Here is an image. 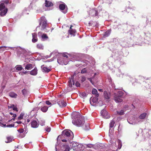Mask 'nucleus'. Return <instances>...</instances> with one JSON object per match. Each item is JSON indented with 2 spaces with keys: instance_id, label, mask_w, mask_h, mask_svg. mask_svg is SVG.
Listing matches in <instances>:
<instances>
[{
  "instance_id": "1",
  "label": "nucleus",
  "mask_w": 151,
  "mask_h": 151,
  "mask_svg": "<svg viewBox=\"0 0 151 151\" xmlns=\"http://www.w3.org/2000/svg\"><path fill=\"white\" fill-rule=\"evenodd\" d=\"M73 132L70 130H65L62 132V134L58 136L57 139H61L63 142H66L73 138Z\"/></svg>"
},
{
  "instance_id": "2",
  "label": "nucleus",
  "mask_w": 151,
  "mask_h": 151,
  "mask_svg": "<svg viewBox=\"0 0 151 151\" xmlns=\"http://www.w3.org/2000/svg\"><path fill=\"white\" fill-rule=\"evenodd\" d=\"M72 117L73 119L72 123L74 124L79 126H81L84 122L83 117L81 116L78 112H73L72 114Z\"/></svg>"
},
{
  "instance_id": "3",
  "label": "nucleus",
  "mask_w": 151,
  "mask_h": 151,
  "mask_svg": "<svg viewBox=\"0 0 151 151\" xmlns=\"http://www.w3.org/2000/svg\"><path fill=\"white\" fill-rule=\"evenodd\" d=\"M41 22L40 23V25H41V29L43 30L45 29L47 25V20L44 16H42L40 18Z\"/></svg>"
},
{
  "instance_id": "4",
  "label": "nucleus",
  "mask_w": 151,
  "mask_h": 151,
  "mask_svg": "<svg viewBox=\"0 0 151 151\" xmlns=\"http://www.w3.org/2000/svg\"><path fill=\"white\" fill-rule=\"evenodd\" d=\"M101 115L104 118L107 119L109 117L107 111L105 110H102L101 112Z\"/></svg>"
},
{
  "instance_id": "5",
  "label": "nucleus",
  "mask_w": 151,
  "mask_h": 151,
  "mask_svg": "<svg viewBox=\"0 0 151 151\" xmlns=\"http://www.w3.org/2000/svg\"><path fill=\"white\" fill-rule=\"evenodd\" d=\"M90 15L92 16H97L98 14V12L95 9H92L89 12Z\"/></svg>"
},
{
  "instance_id": "6",
  "label": "nucleus",
  "mask_w": 151,
  "mask_h": 151,
  "mask_svg": "<svg viewBox=\"0 0 151 151\" xmlns=\"http://www.w3.org/2000/svg\"><path fill=\"white\" fill-rule=\"evenodd\" d=\"M57 103L59 106L60 107L62 108L65 107L67 105V104L66 102L63 101V100L59 101Z\"/></svg>"
},
{
  "instance_id": "7",
  "label": "nucleus",
  "mask_w": 151,
  "mask_h": 151,
  "mask_svg": "<svg viewBox=\"0 0 151 151\" xmlns=\"http://www.w3.org/2000/svg\"><path fill=\"white\" fill-rule=\"evenodd\" d=\"M41 68L42 69V71L44 72L48 73L51 71V70L50 69L48 68L44 65H42L41 66Z\"/></svg>"
},
{
  "instance_id": "8",
  "label": "nucleus",
  "mask_w": 151,
  "mask_h": 151,
  "mask_svg": "<svg viewBox=\"0 0 151 151\" xmlns=\"http://www.w3.org/2000/svg\"><path fill=\"white\" fill-rule=\"evenodd\" d=\"M64 59L63 57L58 58L57 59L58 62L60 64H64L66 65L67 64V62H64Z\"/></svg>"
},
{
  "instance_id": "9",
  "label": "nucleus",
  "mask_w": 151,
  "mask_h": 151,
  "mask_svg": "<svg viewBox=\"0 0 151 151\" xmlns=\"http://www.w3.org/2000/svg\"><path fill=\"white\" fill-rule=\"evenodd\" d=\"M31 126L33 128H36L38 127V124L36 121L34 120L31 122Z\"/></svg>"
},
{
  "instance_id": "10",
  "label": "nucleus",
  "mask_w": 151,
  "mask_h": 151,
  "mask_svg": "<svg viewBox=\"0 0 151 151\" xmlns=\"http://www.w3.org/2000/svg\"><path fill=\"white\" fill-rule=\"evenodd\" d=\"M123 94V93L122 91H119L117 93H114V96L122 97Z\"/></svg>"
},
{
  "instance_id": "11",
  "label": "nucleus",
  "mask_w": 151,
  "mask_h": 151,
  "mask_svg": "<svg viewBox=\"0 0 151 151\" xmlns=\"http://www.w3.org/2000/svg\"><path fill=\"white\" fill-rule=\"evenodd\" d=\"M72 27H73V26L72 25H71L70 26V29L69 30L68 32L70 35L75 36V33L76 31L75 29H72Z\"/></svg>"
},
{
  "instance_id": "12",
  "label": "nucleus",
  "mask_w": 151,
  "mask_h": 151,
  "mask_svg": "<svg viewBox=\"0 0 151 151\" xmlns=\"http://www.w3.org/2000/svg\"><path fill=\"white\" fill-rule=\"evenodd\" d=\"M32 41L33 42L35 43L38 40L37 38V35L36 34L34 33L32 34Z\"/></svg>"
},
{
  "instance_id": "13",
  "label": "nucleus",
  "mask_w": 151,
  "mask_h": 151,
  "mask_svg": "<svg viewBox=\"0 0 151 151\" xmlns=\"http://www.w3.org/2000/svg\"><path fill=\"white\" fill-rule=\"evenodd\" d=\"M71 79L72 82V84L71 82V80L70 79L68 81V86L70 87H71L72 86V84L73 85H74L75 84V82L74 79V77H72Z\"/></svg>"
},
{
  "instance_id": "14",
  "label": "nucleus",
  "mask_w": 151,
  "mask_h": 151,
  "mask_svg": "<svg viewBox=\"0 0 151 151\" xmlns=\"http://www.w3.org/2000/svg\"><path fill=\"white\" fill-rule=\"evenodd\" d=\"M45 6L46 7H49L52 6L53 5V3L50 1H48L47 0L45 1Z\"/></svg>"
},
{
  "instance_id": "15",
  "label": "nucleus",
  "mask_w": 151,
  "mask_h": 151,
  "mask_svg": "<svg viewBox=\"0 0 151 151\" xmlns=\"http://www.w3.org/2000/svg\"><path fill=\"white\" fill-rule=\"evenodd\" d=\"M37 73V69L35 68L33 70L31 71L30 72V74L33 76L36 75Z\"/></svg>"
},
{
  "instance_id": "16",
  "label": "nucleus",
  "mask_w": 151,
  "mask_h": 151,
  "mask_svg": "<svg viewBox=\"0 0 151 151\" xmlns=\"http://www.w3.org/2000/svg\"><path fill=\"white\" fill-rule=\"evenodd\" d=\"M122 97H119L117 96H114V100L116 102H121L123 101L121 99Z\"/></svg>"
},
{
  "instance_id": "17",
  "label": "nucleus",
  "mask_w": 151,
  "mask_h": 151,
  "mask_svg": "<svg viewBox=\"0 0 151 151\" xmlns=\"http://www.w3.org/2000/svg\"><path fill=\"white\" fill-rule=\"evenodd\" d=\"M7 11L8 9H5L4 10L1 11V12L0 13V15L1 16H4L7 13Z\"/></svg>"
},
{
  "instance_id": "18",
  "label": "nucleus",
  "mask_w": 151,
  "mask_h": 151,
  "mask_svg": "<svg viewBox=\"0 0 151 151\" xmlns=\"http://www.w3.org/2000/svg\"><path fill=\"white\" fill-rule=\"evenodd\" d=\"M32 64L29 63L25 67V69L28 70H30L32 68Z\"/></svg>"
},
{
  "instance_id": "19",
  "label": "nucleus",
  "mask_w": 151,
  "mask_h": 151,
  "mask_svg": "<svg viewBox=\"0 0 151 151\" xmlns=\"http://www.w3.org/2000/svg\"><path fill=\"white\" fill-rule=\"evenodd\" d=\"M48 107L47 106H45L42 107L41 108V110L43 112H46L48 110Z\"/></svg>"
},
{
  "instance_id": "20",
  "label": "nucleus",
  "mask_w": 151,
  "mask_h": 151,
  "mask_svg": "<svg viewBox=\"0 0 151 151\" xmlns=\"http://www.w3.org/2000/svg\"><path fill=\"white\" fill-rule=\"evenodd\" d=\"M104 96L105 98L106 99H109L110 98L109 94H108L106 91L104 92Z\"/></svg>"
},
{
  "instance_id": "21",
  "label": "nucleus",
  "mask_w": 151,
  "mask_h": 151,
  "mask_svg": "<svg viewBox=\"0 0 151 151\" xmlns=\"http://www.w3.org/2000/svg\"><path fill=\"white\" fill-rule=\"evenodd\" d=\"M9 96L12 98H16L17 96V94L13 92H11L9 93Z\"/></svg>"
},
{
  "instance_id": "22",
  "label": "nucleus",
  "mask_w": 151,
  "mask_h": 151,
  "mask_svg": "<svg viewBox=\"0 0 151 151\" xmlns=\"http://www.w3.org/2000/svg\"><path fill=\"white\" fill-rule=\"evenodd\" d=\"M147 114L146 113H143L141 114L139 116V118L140 119H144L146 117Z\"/></svg>"
},
{
  "instance_id": "23",
  "label": "nucleus",
  "mask_w": 151,
  "mask_h": 151,
  "mask_svg": "<svg viewBox=\"0 0 151 151\" xmlns=\"http://www.w3.org/2000/svg\"><path fill=\"white\" fill-rule=\"evenodd\" d=\"M117 142L118 143V148L120 149L121 148L122 146V143L121 141L120 140L118 139L117 140Z\"/></svg>"
},
{
  "instance_id": "24",
  "label": "nucleus",
  "mask_w": 151,
  "mask_h": 151,
  "mask_svg": "<svg viewBox=\"0 0 151 151\" xmlns=\"http://www.w3.org/2000/svg\"><path fill=\"white\" fill-rule=\"evenodd\" d=\"M92 93L93 94H96V96L98 97L99 96V94H97V90L95 88H93L92 90Z\"/></svg>"
},
{
  "instance_id": "25",
  "label": "nucleus",
  "mask_w": 151,
  "mask_h": 151,
  "mask_svg": "<svg viewBox=\"0 0 151 151\" xmlns=\"http://www.w3.org/2000/svg\"><path fill=\"white\" fill-rule=\"evenodd\" d=\"M6 8H5V4L4 3H1L0 4V11H1L2 10H4Z\"/></svg>"
},
{
  "instance_id": "26",
  "label": "nucleus",
  "mask_w": 151,
  "mask_h": 151,
  "mask_svg": "<svg viewBox=\"0 0 151 151\" xmlns=\"http://www.w3.org/2000/svg\"><path fill=\"white\" fill-rule=\"evenodd\" d=\"M63 147L65 149L64 151H70V148L67 145H63Z\"/></svg>"
},
{
  "instance_id": "27",
  "label": "nucleus",
  "mask_w": 151,
  "mask_h": 151,
  "mask_svg": "<svg viewBox=\"0 0 151 151\" xmlns=\"http://www.w3.org/2000/svg\"><path fill=\"white\" fill-rule=\"evenodd\" d=\"M65 7V4H60L59 6V9L61 10H64Z\"/></svg>"
},
{
  "instance_id": "28",
  "label": "nucleus",
  "mask_w": 151,
  "mask_h": 151,
  "mask_svg": "<svg viewBox=\"0 0 151 151\" xmlns=\"http://www.w3.org/2000/svg\"><path fill=\"white\" fill-rule=\"evenodd\" d=\"M15 68L18 71H21L23 69V68L20 65H17Z\"/></svg>"
},
{
  "instance_id": "29",
  "label": "nucleus",
  "mask_w": 151,
  "mask_h": 151,
  "mask_svg": "<svg viewBox=\"0 0 151 151\" xmlns=\"http://www.w3.org/2000/svg\"><path fill=\"white\" fill-rule=\"evenodd\" d=\"M117 114L119 115H122L124 114V110H122L119 111H117Z\"/></svg>"
},
{
  "instance_id": "30",
  "label": "nucleus",
  "mask_w": 151,
  "mask_h": 151,
  "mask_svg": "<svg viewBox=\"0 0 151 151\" xmlns=\"http://www.w3.org/2000/svg\"><path fill=\"white\" fill-rule=\"evenodd\" d=\"M42 38L43 40H47L48 38V37L45 34H43L42 36Z\"/></svg>"
},
{
  "instance_id": "31",
  "label": "nucleus",
  "mask_w": 151,
  "mask_h": 151,
  "mask_svg": "<svg viewBox=\"0 0 151 151\" xmlns=\"http://www.w3.org/2000/svg\"><path fill=\"white\" fill-rule=\"evenodd\" d=\"M10 108L13 109V110L14 111H18L16 107L14 105H13L10 106Z\"/></svg>"
},
{
  "instance_id": "32",
  "label": "nucleus",
  "mask_w": 151,
  "mask_h": 151,
  "mask_svg": "<svg viewBox=\"0 0 151 151\" xmlns=\"http://www.w3.org/2000/svg\"><path fill=\"white\" fill-rule=\"evenodd\" d=\"M7 141H6L5 142L6 143H9L12 141V139L11 137H7Z\"/></svg>"
},
{
  "instance_id": "33",
  "label": "nucleus",
  "mask_w": 151,
  "mask_h": 151,
  "mask_svg": "<svg viewBox=\"0 0 151 151\" xmlns=\"http://www.w3.org/2000/svg\"><path fill=\"white\" fill-rule=\"evenodd\" d=\"M115 123V122L114 121H112L110 123V127L111 128L113 127L114 126V124Z\"/></svg>"
},
{
  "instance_id": "34",
  "label": "nucleus",
  "mask_w": 151,
  "mask_h": 151,
  "mask_svg": "<svg viewBox=\"0 0 151 151\" xmlns=\"http://www.w3.org/2000/svg\"><path fill=\"white\" fill-rule=\"evenodd\" d=\"M37 47L40 49H43V46L42 45L40 44H38L37 45Z\"/></svg>"
},
{
  "instance_id": "35",
  "label": "nucleus",
  "mask_w": 151,
  "mask_h": 151,
  "mask_svg": "<svg viewBox=\"0 0 151 151\" xmlns=\"http://www.w3.org/2000/svg\"><path fill=\"white\" fill-rule=\"evenodd\" d=\"M24 116V114L22 113H21L20 115L18 117V119L19 120H21L23 118Z\"/></svg>"
},
{
  "instance_id": "36",
  "label": "nucleus",
  "mask_w": 151,
  "mask_h": 151,
  "mask_svg": "<svg viewBox=\"0 0 151 151\" xmlns=\"http://www.w3.org/2000/svg\"><path fill=\"white\" fill-rule=\"evenodd\" d=\"M18 132L20 133H23L24 131V130L23 129H20L18 130Z\"/></svg>"
},
{
  "instance_id": "37",
  "label": "nucleus",
  "mask_w": 151,
  "mask_h": 151,
  "mask_svg": "<svg viewBox=\"0 0 151 151\" xmlns=\"http://www.w3.org/2000/svg\"><path fill=\"white\" fill-rule=\"evenodd\" d=\"M81 96V97H83L86 96V94L85 92H83L80 93Z\"/></svg>"
},
{
  "instance_id": "38",
  "label": "nucleus",
  "mask_w": 151,
  "mask_h": 151,
  "mask_svg": "<svg viewBox=\"0 0 151 151\" xmlns=\"http://www.w3.org/2000/svg\"><path fill=\"white\" fill-rule=\"evenodd\" d=\"M98 100V99L96 98H93L92 99V101L93 103H96Z\"/></svg>"
},
{
  "instance_id": "39",
  "label": "nucleus",
  "mask_w": 151,
  "mask_h": 151,
  "mask_svg": "<svg viewBox=\"0 0 151 151\" xmlns=\"http://www.w3.org/2000/svg\"><path fill=\"white\" fill-rule=\"evenodd\" d=\"M87 72V70L85 68L83 69L81 71V73H84Z\"/></svg>"
},
{
  "instance_id": "40",
  "label": "nucleus",
  "mask_w": 151,
  "mask_h": 151,
  "mask_svg": "<svg viewBox=\"0 0 151 151\" xmlns=\"http://www.w3.org/2000/svg\"><path fill=\"white\" fill-rule=\"evenodd\" d=\"M46 104L47 105H49L50 106L52 105L51 103L50 102L48 101H45Z\"/></svg>"
},
{
  "instance_id": "41",
  "label": "nucleus",
  "mask_w": 151,
  "mask_h": 151,
  "mask_svg": "<svg viewBox=\"0 0 151 151\" xmlns=\"http://www.w3.org/2000/svg\"><path fill=\"white\" fill-rule=\"evenodd\" d=\"M86 80V78L85 76H82L81 78V81L82 82H84Z\"/></svg>"
},
{
  "instance_id": "42",
  "label": "nucleus",
  "mask_w": 151,
  "mask_h": 151,
  "mask_svg": "<svg viewBox=\"0 0 151 151\" xmlns=\"http://www.w3.org/2000/svg\"><path fill=\"white\" fill-rule=\"evenodd\" d=\"M14 124H9V125H7L6 126L7 127H14Z\"/></svg>"
},
{
  "instance_id": "43",
  "label": "nucleus",
  "mask_w": 151,
  "mask_h": 151,
  "mask_svg": "<svg viewBox=\"0 0 151 151\" xmlns=\"http://www.w3.org/2000/svg\"><path fill=\"white\" fill-rule=\"evenodd\" d=\"M51 128L50 127H47L45 129V131L47 132H49L50 131Z\"/></svg>"
},
{
  "instance_id": "44",
  "label": "nucleus",
  "mask_w": 151,
  "mask_h": 151,
  "mask_svg": "<svg viewBox=\"0 0 151 151\" xmlns=\"http://www.w3.org/2000/svg\"><path fill=\"white\" fill-rule=\"evenodd\" d=\"M109 35V32L106 31L104 35V36H108Z\"/></svg>"
},
{
  "instance_id": "45",
  "label": "nucleus",
  "mask_w": 151,
  "mask_h": 151,
  "mask_svg": "<svg viewBox=\"0 0 151 151\" xmlns=\"http://www.w3.org/2000/svg\"><path fill=\"white\" fill-rule=\"evenodd\" d=\"M76 85L77 87H80V84L79 82H77L76 83Z\"/></svg>"
},
{
  "instance_id": "46",
  "label": "nucleus",
  "mask_w": 151,
  "mask_h": 151,
  "mask_svg": "<svg viewBox=\"0 0 151 151\" xmlns=\"http://www.w3.org/2000/svg\"><path fill=\"white\" fill-rule=\"evenodd\" d=\"M63 57L66 58H68V56L65 53H64L63 54Z\"/></svg>"
},
{
  "instance_id": "47",
  "label": "nucleus",
  "mask_w": 151,
  "mask_h": 151,
  "mask_svg": "<svg viewBox=\"0 0 151 151\" xmlns=\"http://www.w3.org/2000/svg\"><path fill=\"white\" fill-rule=\"evenodd\" d=\"M16 123L18 124H20L22 123V122L21 121H18V122L17 121V122H14V123Z\"/></svg>"
},
{
  "instance_id": "48",
  "label": "nucleus",
  "mask_w": 151,
  "mask_h": 151,
  "mask_svg": "<svg viewBox=\"0 0 151 151\" xmlns=\"http://www.w3.org/2000/svg\"><path fill=\"white\" fill-rule=\"evenodd\" d=\"M70 151H75L74 150V149L72 148H70Z\"/></svg>"
},
{
  "instance_id": "49",
  "label": "nucleus",
  "mask_w": 151,
  "mask_h": 151,
  "mask_svg": "<svg viewBox=\"0 0 151 151\" xmlns=\"http://www.w3.org/2000/svg\"><path fill=\"white\" fill-rule=\"evenodd\" d=\"M7 47L6 46H0V49H1V48H6Z\"/></svg>"
},
{
  "instance_id": "50",
  "label": "nucleus",
  "mask_w": 151,
  "mask_h": 151,
  "mask_svg": "<svg viewBox=\"0 0 151 151\" xmlns=\"http://www.w3.org/2000/svg\"><path fill=\"white\" fill-rule=\"evenodd\" d=\"M16 116H17V115H16V114H13V116H13L14 118H15V117H16Z\"/></svg>"
},
{
  "instance_id": "51",
  "label": "nucleus",
  "mask_w": 151,
  "mask_h": 151,
  "mask_svg": "<svg viewBox=\"0 0 151 151\" xmlns=\"http://www.w3.org/2000/svg\"><path fill=\"white\" fill-rule=\"evenodd\" d=\"M88 80H89V81H90V82L91 83H92V79L91 78H88Z\"/></svg>"
},
{
  "instance_id": "52",
  "label": "nucleus",
  "mask_w": 151,
  "mask_h": 151,
  "mask_svg": "<svg viewBox=\"0 0 151 151\" xmlns=\"http://www.w3.org/2000/svg\"><path fill=\"white\" fill-rule=\"evenodd\" d=\"M15 118H12L11 120H9L8 122H10L11 120H12L14 121L15 120Z\"/></svg>"
},
{
  "instance_id": "53",
  "label": "nucleus",
  "mask_w": 151,
  "mask_h": 151,
  "mask_svg": "<svg viewBox=\"0 0 151 151\" xmlns=\"http://www.w3.org/2000/svg\"><path fill=\"white\" fill-rule=\"evenodd\" d=\"M87 146L88 147H91V145H87Z\"/></svg>"
},
{
  "instance_id": "54",
  "label": "nucleus",
  "mask_w": 151,
  "mask_h": 151,
  "mask_svg": "<svg viewBox=\"0 0 151 151\" xmlns=\"http://www.w3.org/2000/svg\"><path fill=\"white\" fill-rule=\"evenodd\" d=\"M86 126H87V127H88V128H87V129H88V127H89V125L88 124H87V125H86Z\"/></svg>"
},
{
  "instance_id": "55",
  "label": "nucleus",
  "mask_w": 151,
  "mask_h": 151,
  "mask_svg": "<svg viewBox=\"0 0 151 151\" xmlns=\"http://www.w3.org/2000/svg\"><path fill=\"white\" fill-rule=\"evenodd\" d=\"M27 121L28 122H29L30 121V120L29 119H27Z\"/></svg>"
},
{
  "instance_id": "56",
  "label": "nucleus",
  "mask_w": 151,
  "mask_h": 151,
  "mask_svg": "<svg viewBox=\"0 0 151 151\" xmlns=\"http://www.w3.org/2000/svg\"><path fill=\"white\" fill-rule=\"evenodd\" d=\"M99 90L100 91H101V92H102L103 91V90L102 89H99Z\"/></svg>"
},
{
  "instance_id": "57",
  "label": "nucleus",
  "mask_w": 151,
  "mask_h": 151,
  "mask_svg": "<svg viewBox=\"0 0 151 151\" xmlns=\"http://www.w3.org/2000/svg\"><path fill=\"white\" fill-rule=\"evenodd\" d=\"M125 108H128V105H126L125 106Z\"/></svg>"
},
{
  "instance_id": "58",
  "label": "nucleus",
  "mask_w": 151,
  "mask_h": 151,
  "mask_svg": "<svg viewBox=\"0 0 151 151\" xmlns=\"http://www.w3.org/2000/svg\"><path fill=\"white\" fill-rule=\"evenodd\" d=\"M3 126L4 127H6L7 125H6V124H4V125H1V126Z\"/></svg>"
},
{
  "instance_id": "59",
  "label": "nucleus",
  "mask_w": 151,
  "mask_h": 151,
  "mask_svg": "<svg viewBox=\"0 0 151 151\" xmlns=\"http://www.w3.org/2000/svg\"><path fill=\"white\" fill-rule=\"evenodd\" d=\"M23 73L24 74H26L27 73V71H25L24 72H23Z\"/></svg>"
},
{
  "instance_id": "60",
  "label": "nucleus",
  "mask_w": 151,
  "mask_h": 151,
  "mask_svg": "<svg viewBox=\"0 0 151 151\" xmlns=\"http://www.w3.org/2000/svg\"><path fill=\"white\" fill-rule=\"evenodd\" d=\"M1 125H4V124L0 122V126H1Z\"/></svg>"
},
{
  "instance_id": "61",
  "label": "nucleus",
  "mask_w": 151,
  "mask_h": 151,
  "mask_svg": "<svg viewBox=\"0 0 151 151\" xmlns=\"http://www.w3.org/2000/svg\"><path fill=\"white\" fill-rule=\"evenodd\" d=\"M9 114L11 115H12L13 114L12 112H10Z\"/></svg>"
},
{
  "instance_id": "62",
  "label": "nucleus",
  "mask_w": 151,
  "mask_h": 151,
  "mask_svg": "<svg viewBox=\"0 0 151 151\" xmlns=\"http://www.w3.org/2000/svg\"><path fill=\"white\" fill-rule=\"evenodd\" d=\"M104 151H109V150H104Z\"/></svg>"
},
{
  "instance_id": "63",
  "label": "nucleus",
  "mask_w": 151,
  "mask_h": 151,
  "mask_svg": "<svg viewBox=\"0 0 151 151\" xmlns=\"http://www.w3.org/2000/svg\"><path fill=\"white\" fill-rule=\"evenodd\" d=\"M96 75V73H95L94 74V76H95Z\"/></svg>"
},
{
  "instance_id": "64",
  "label": "nucleus",
  "mask_w": 151,
  "mask_h": 151,
  "mask_svg": "<svg viewBox=\"0 0 151 151\" xmlns=\"http://www.w3.org/2000/svg\"><path fill=\"white\" fill-rule=\"evenodd\" d=\"M2 50H4V49H3Z\"/></svg>"
}]
</instances>
